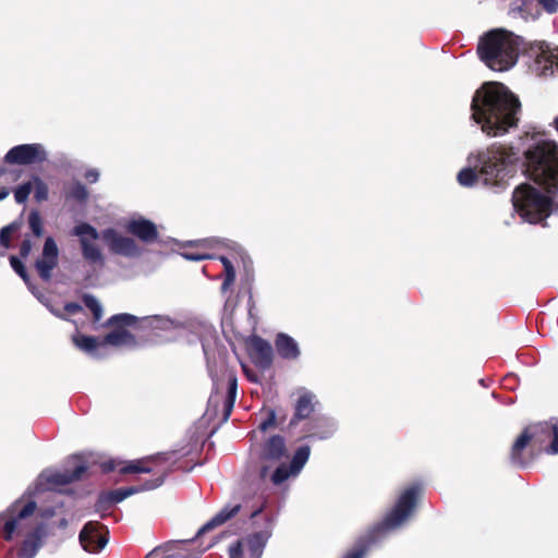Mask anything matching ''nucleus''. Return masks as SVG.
<instances>
[{"mask_svg": "<svg viewBox=\"0 0 558 558\" xmlns=\"http://www.w3.org/2000/svg\"><path fill=\"white\" fill-rule=\"evenodd\" d=\"M530 178L546 190L547 195L522 184L512 196L513 208L524 221L536 223L558 208L551 194L558 189V146L555 142L538 138L525 153Z\"/></svg>", "mask_w": 558, "mask_h": 558, "instance_id": "obj_1", "label": "nucleus"}, {"mask_svg": "<svg viewBox=\"0 0 558 558\" xmlns=\"http://www.w3.org/2000/svg\"><path fill=\"white\" fill-rule=\"evenodd\" d=\"M519 99L500 83H486L472 101V117L490 136L502 135L518 122Z\"/></svg>", "mask_w": 558, "mask_h": 558, "instance_id": "obj_2", "label": "nucleus"}, {"mask_svg": "<svg viewBox=\"0 0 558 558\" xmlns=\"http://www.w3.org/2000/svg\"><path fill=\"white\" fill-rule=\"evenodd\" d=\"M35 513V500L29 498L13 502L5 511L0 513V536L11 542L16 537H24L16 547L17 558H34L35 556V524L31 517Z\"/></svg>", "mask_w": 558, "mask_h": 558, "instance_id": "obj_3", "label": "nucleus"}, {"mask_svg": "<svg viewBox=\"0 0 558 558\" xmlns=\"http://www.w3.org/2000/svg\"><path fill=\"white\" fill-rule=\"evenodd\" d=\"M513 160L514 154L510 147L494 144L477 156L480 174L472 169H463L458 174V181L463 186H471L478 180L486 185H497L508 175Z\"/></svg>", "mask_w": 558, "mask_h": 558, "instance_id": "obj_4", "label": "nucleus"}, {"mask_svg": "<svg viewBox=\"0 0 558 558\" xmlns=\"http://www.w3.org/2000/svg\"><path fill=\"white\" fill-rule=\"evenodd\" d=\"M169 457L166 453L146 457L138 460L129 462L109 461L104 464L106 471L119 470L121 473H154L156 477L142 487H130L124 489H117L109 494L112 502H120L126 497L138 493L141 490L154 489L162 484L163 476L169 471L166 465Z\"/></svg>", "mask_w": 558, "mask_h": 558, "instance_id": "obj_5", "label": "nucleus"}, {"mask_svg": "<svg viewBox=\"0 0 558 558\" xmlns=\"http://www.w3.org/2000/svg\"><path fill=\"white\" fill-rule=\"evenodd\" d=\"M478 53L488 68L494 71H505L517 61L518 44L511 33L496 29L481 40Z\"/></svg>", "mask_w": 558, "mask_h": 558, "instance_id": "obj_6", "label": "nucleus"}, {"mask_svg": "<svg viewBox=\"0 0 558 558\" xmlns=\"http://www.w3.org/2000/svg\"><path fill=\"white\" fill-rule=\"evenodd\" d=\"M553 438L550 446L546 449L547 453H558V426L549 423H539L527 427L515 440L511 450V460L515 464L523 465L525 460L521 452L530 441L542 446L546 440Z\"/></svg>", "mask_w": 558, "mask_h": 558, "instance_id": "obj_7", "label": "nucleus"}, {"mask_svg": "<svg viewBox=\"0 0 558 558\" xmlns=\"http://www.w3.org/2000/svg\"><path fill=\"white\" fill-rule=\"evenodd\" d=\"M64 471L46 470L37 477L38 490H61L63 486L78 480L86 471L87 465L82 456H73Z\"/></svg>", "mask_w": 558, "mask_h": 558, "instance_id": "obj_8", "label": "nucleus"}, {"mask_svg": "<svg viewBox=\"0 0 558 558\" xmlns=\"http://www.w3.org/2000/svg\"><path fill=\"white\" fill-rule=\"evenodd\" d=\"M72 233L80 240L84 259L96 267H102L104 255L97 243L99 238L97 230L83 222L75 226Z\"/></svg>", "mask_w": 558, "mask_h": 558, "instance_id": "obj_9", "label": "nucleus"}, {"mask_svg": "<svg viewBox=\"0 0 558 558\" xmlns=\"http://www.w3.org/2000/svg\"><path fill=\"white\" fill-rule=\"evenodd\" d=\"M418 494L420 487L417 486L405 489L399 497L393 509L385 518L381 527L384 530H390L400 526L411 514Z\"/></svg>", "mask_w": 558, "mask_h": 558, "instance_id": "obj_10", "label": "nucleus"}, {"mask_svg": "<svg viewBox=\"0 0 558 558\" xmlns=\"http://www.w3.org/2000/svg\"><path fill=\"white\" fill-rule=\"evenodd\" d=\"M269 534L258 532L240 539L229 548L230 558H260Z\"/></svg>", "mask_w": 558, "mask_h": 558, "instance_id": "obj_11", "label": "nucleus"}, {"mask_svg": "<svg viewBox=\"0 0 558 558\" xmlns=\"http://www.w3.org/2000/svg\"><path fill=\"white\" fill-rule=\"evenodd\" d=\"M532 52L535 57V70L541 75H553L558 71V47L539 43L532 48Z\"/></svg>", "mask_w": 558, "mask_h": 558, "instance_id": "obj_12", "label": "nucleus"}, {"mask_svg": "<svg viewBox=\"0 0 558 558\" xmlns=\"http://www.w3.org/2000/svg\"><path fill=\"white\" fill-rule=\"evenodd\" d=\"M105 526L98 522H88L80 533V543L86 551L98 553L107 544Z\"/></svg>", "mask_w": 558, "mask_h": 558, "instance_id": "obj_13", "label": "nucleus"}, {"mask_svg": "<svg viewBox=\"0 0 558 558\" xmlns=\"http://www.w3.org/2000/svg\"><path fill=\"white\" fill-rule=\"evenodd\" d=\"M310 457V448L307 446L301 447L296 450L290 466L288 468L286 464H280L277 466L275 472L271 474V482L275 485H280L290 476H295L299 474L301 469L304 466Z\"/></svg>", "mask_w": 558, "mask_h": 558, "instance_id": "obj_14", "label": "nucleus"}, {"mask_svg": "<svg viewBox=\"0 0 558 558\" xmlns=\"http://www.w3.org/2000/svg\"><path fill=\"white\" fill-rule=\"evenodd\" d=\"M102 239L107 242L109 248L117 254L134 256L138 253L137 245L132 239L120 235L112 229L105 230Z\"/></svg>", "mask_w": 558, "mask_h": 558, "instance_id": "obj_15", "label": "nucleus"}, {"mask_svg": "<svg viewBox=\"0 0 558 558\" xmlns=\"http://www.w3.org/2000/svg\"><path fill=\"white\" fill-rule=\"evenodd\" d=\"M286 446L283 438L279 436L271 437L264 446L262 453V476L266 477L270 464L278 462L282 457H286Z\"/></svg>", "mask_w": 558, "mask_h": 558, "instance_id": "obj_16", "label": "nucleus"}, {"mask_svg": "<svg viewBox=\"0 0 558 558\" xmlns=\"http://www.w3.org/2000/svg\"><path fill=\"white\" fill-rule=\"evenodd\" d=\"M58 246L53 239L48 238L43 248L41 259L37 260V270L44 279L50 277V271L56 267L58 262Z\"/></svg>", "mask_w": 558, "mask_h": 558, "instance_id": "obj_17", "label": "nucleus"}, {"mask_svg": "<svg viewBox=\"0 0 558 558\" xmlns=\"http://www.w3.org/2000/svg\"><path fill=\"white\" fill-rule=\"evenodd\" d=\"M8 165H31L35 162V144H23L11 148L4 156Z\"/></svg>", "mask_w": 558, "mask_h": 558, "instance_id": "obj_18", "label": "nucleus"}, {"mask_svg": "<svg viewBox=\"0 0 558 558\" xmlns=\"http://www.w3.org/2000/svg\"><path fill=\"white\" fill-rule=\"evenodd\" d=\"M214 243H216L213 240H201L193 243H190L189 247L185 248L181 255L185 259L190 260H202L207 258H214V255L210 254L208 251L214 247Z\"/></svg>", "mask_w": 558, "mask_h": 558, "instance_id": "obj_19", "label": "nucleus"}, {"mask_svg": "<svg viewBox=\"0 0 558 558\" xmlns=\"http://www.w3.org/2000/svg\"><path fill=\"white\" fill-rule=\"evenodd\" d=\"M126 229L145 242L153 241L157 236L155 225L142 218L131 220Z\"/></svg>", "mask_w": 558, "mask_h": 558, "instance_id": "obj_20", "label": "nucleus"}, {"mask_svg": "<svg viewBox=\"0 0 558 558\" xmlns=\"http://www.w3.org/2000/svg\"><path fill=\"white\" fill-rule=\"evenodd\" d=\"M24 227L25 220L22 214L17 219L0 230V245L4 248L13 247L12 240L19 239L22 235Z\"/></svg>", "mask_w": 558, "mask_h": 558, "instance_id": "obj_21", "label": "nucleus"}, {"mask_svg": "<svg viewBox=\"0 0 558 558\" xmlns=\"http://www.w3.org/2000/svg\"><path fill=\"white\" fill-rule=\"evenodd\" d=\"M271 347L268 342L259 338H254L251 341V354L256 364L266 367L271 362Z\"/></svg>", "mask_w": 558, "mask_h": 558, "instance_id": "obj_22", "label": "nucleus"}, {"mask_svg": "<svg viewBox=\"0 0 558 558\" xmlns=\"http://www.w3.org/2000/svg\"><path fill=\"white\" fill-rule=\"evenodd\" d=\"M276 348L283 359H295L300 354L295 340L284 333L278 335L276 339Z\"/></svg>", "mask_w": 558, "mask_h": 558, "instance_id": "obj_23", "label": "nucleus"}, {"mask_svg": "<svg viewBox=\"0 0 558 558\" xmlns=\"http://www.w3.org/2000/svg\"><path fill=\"white\" fill-rule=\"evenodd\" d=\"M240 510V505L226 506L210 521H208L198 532V535L219 526L234 517Z\"/></svg>", "mask_w": 558, "mask_h": 558, "instance_id": "obj_24", "label": "nucleus"}, {"mask_svg": "<svg viewBox=\"0 0 558 558\" xmlns=\"http://www.w3.org/2000/svg\"><path fill=\"white\" fill-rule=\"evenodd\" d=\"M195 545L194 541H180L171 545L173 548H175L174 554L167 555L166 558H197L205 549L193 551V547Z\"/></svg>", "mask_w": 558, "mask_h": 558, "instance_id": "obj_25", "label": "nucleus"}, {"mask_svg": "<svg viewBox=\"0 0 558 558\" xmlns=\"http://www.w3.org/2000/svg\"><path fill=\"white\" fill-rule=\"evenodd\" d=\"M102 345L109 344L114 347L132 345L134 343L133 337L124 329H118L108 333L104 340Z\"/></svg>", "mask_w": 558, "mask_h": 558, "instance_id": "obj_26", "label": "nucleus"}, {"mask_svg": "<svg viewBox=\"0 0 558 558\" xmlns=\"http://www.w3.org/2000/svg\"><path fill=\"white\" fill-rule=\"evenodd\" d=\"M313 398L314 397L308 392H304L302 396H300L295 407L296 417L305 418L310 416L314 410Z\"/></svg>", "mask_w": 558, "mask_h": 558, "instance_id": "obj_27", "label": "nucleus"}, {"mask_svg": "<svg viewBox=\"0 0 558 558\" xmlns=\"http://www.w3.org/2000/svg\"><path fill=\"white\" fill-rule=\"evenodd\" d=\"M10 264L13 270L24 280V282L27 284L29 291L35 294V284L31 281V278L26 271L25 265L22 263V260L12 255L10 257Z\"/></svg>", "mask_w": 558, "mask_h": 558, "instance_id": "obj_28", "label": "nucleus"}, {"mask_svg": "<svg viewBox=\"0 0 558 558\" xmlns=\"http://www.w3.org/2000/svg\"><path fill=\"white\" fill-rule=\"evenodd\" d=\"M73 341L77 348L86 352H93L96 348L102 345L101 341L96 338L83 335L74 336Z\"/></svg>", "mask_w": 558, "mask_h": 558, "instance_id": "obj_29", "label": "nucleus"}, {"mask_svg": "<svg viewBox=\"0 0 558 558\" xmlns=\"http://www.w3.org/2000/svg\"><path fill=\"white\" fill-rule=\"evenodd\" d=\"M236 378L232 373H228V397L225 401L226 417L229 416L235 400Z\"/></svg>", "mask_w": 558, "mask_h": 558, "instance_id": "obj_30", "label": "nucleus"}, {"mask_svg": "<svg viewBox=\"0 0 558 558\" xmlns=\"http://www.w3.org/2000/svg\"><path fill=\"white\" fill-rule=\"evenodd\" d=\"M220 260L225 267L226 272V279L222 283V290L226 291L234 281L235 279V271L233 266L231 265L230 260L227 257L221 256Z\"/></svg>", "mask_w": 558, "mask_h": 558, "instance_id": "obj_31", "label": "nucleus"}, {"mask_svg": "<svg viewBox=\"0 0 558 558\" xmlns=\"http://www.w3.org/2000/svg\"><path fill=\"white\" fill-rule=\"evenodd\" d=\"M84 304L92 311L94 319L98 322L102 317L100 303L92 295L84 296Z\"/></svg>", "mask_w": 558, "mask_h": 558, "instance_id": "obj_32", "label": "nucleus"}, {"mask_svg": "<svg viewBox=\"0 0 558 558\" xmlns=\"http://www.w3.org/2000/svg\"><path fill=\"white\" fill-rule=\"evenodd\" d=\"M31 193V182L20 186L15 193H14V197H15V201L20 204L24 203L28 195Z\"/></svg>", "mask_w": 558, "mask_h": 558, "instance_id": "obj_33", "label": "nucleus"}, {"mask_svg": "<svg viewBox=\"0 0 558 558\" xmlns=\"http://www.w3.org/2000/svg\"><path fill=\"white\" fill-rule=\"evenodd\" d=\"M135 322V317L130 314H119L110 318V324L131 325Z\"/></svg>", "mask_w": 558, "mask_h": 558, "instance_id": "obj_34", "label": "nucleus"}, {"mask_svg": "<svg viewBox=\"0 0 558 558\" xmlns=\"http://www.w3.org/2000/svg\"><path fill=\"white\" fill-rule=\"evenodd\" d=\"M70 196L78 201H83L87 196V191L82 184L77 183L73 186L72 191L70 192Z\"/></svg>", "mask_w": 558, "mask_h": 558, "instance_id": "obj_35", "label": "nucleus"}, {"mask_svg": "<svg viewBox=\"0 0 558 558\" xmlns=\"http://www.w3.org/2000/svg\"><path fill=\"white\" fill-rule=\"evenodd\" d=\"M538 3L547 13H556L558 11V0H538Z\"/></svg>", "mask_w": 558, "mask_h": 558, "instance_id": "obj_36", "label": "nucleus"}, {"mask_svg": "<svg viewBox=\"0 0 558 558\" xmlns=\"http://www.w3.org/2000/svg\"><path fill=\"white\" fill-rule=\"evenodd\" d=\"M32 250V241L29 235L26 233L24 240L22 241L20 245V256L26 257Z\"/></svg>", "mask_w": 558, "mask_h": 558, "instance_id": "obj_37", "label": "nucleus"}, {"mask_svg": "<svg viewBox=\"0 0 558 558\" xmlns=\"http://www.w3.org/2000/svg\"><path fill=\"white\" fill-rule=\"evenodd\" d=\"M274 425H275V414H274V412H270L268 418L259 424V429L262 432H266L269 427H271Z\"/></svg>", "mask_w": 558, "mask_h": 558, "instance_id": "obj_38", "label": "nucleus"}, {"mask_svg": "<svg viewBox=\"0 0 558 558\" xmlns=\"http://www.w3.org/2000/svg\"><path fill=\"white\" fill-rule=\"evenodd\" d=\"M27 225L28 229L35 234V208H32L27 213Z\"/></svg>", "mask_w": 558, "mask_h": 558, "instance_id": "obj_39", "label": "nucleus"}, {"mask_svg": "<svg viewBox=\"0 0 558 558\" xmlns=\"http://www.w3.org/2000/svg\"><path fill=\"white\" fill-rule=\"evenodd\" d=\"M47 197V187L37 181V201Z\"/></svg>", "mask_w": 558, "mask_h": 558, "instance_id": "obj_40", "label": "nucleus"}, {"mask_svg": "<svg viewBox=\"0 0 558 558\" xmlns=\"http://www.w3.org/2000/svg\"><path fill=\"white\" fill-rule=\"evenodd\" d=\"M98 177H99V173L97 170L93 169V170H89L85 173V179L88 181V182H96L98 180Z\"/></svg>", "mask_w": 558, "mask_h": 558, "instance_id": "obj_41", "label": "nucleus"}, {"mask_svg": "<svg viewBox=\"0 0 558 558\" xmlns=\"http://www.w3.org/2000/svg\"><path fill=\"white\" fill-rule=\"evenodd\" d=\"M153 322L156 323L157 325H161L163 328H169L173 325L171 320L159 317H155Z\"/></svg>", "mask_w": 558, "mask_h": 558, "instance_id": "obj_42", "label": "nucleus"}, {"mask_svg": "<svg viewBox=\"0 0 558 558\" xmlns=\"http://www.w3.org/2000/svg\"><path fill=\"white\" fill-rule=\"evenodd\" d=\"M365 550L360 548L349 553L344 558H363Z\"/></svg>", "mask_w": 558, "mask_h": 558, "instance_id": "obj_43", "label": "nucleus"}, {"mask_svg": "<svg viewBox=\"0 0 558 558\" xmlns=\"http://www.w3.org/2000/svg\"><path fill=\"white\" fill-rule=\"evenodd\" d=\"M36 154H37V162L44 160L46 157L45 151L38 145H37Z\"/></svg>", "mask_w": 558, "mask_h": 558, "instance_id": "obj_44", "label": "nucleus"}, {"mask_svg": "<svg viewBox=\"0 0 558 558\" xmlns=\"http://www.w3.org/2000/svg\"><path fill=\"white\" fill-rule=\"evenodd\" d=\"M8 194H9V192H8V191L2 190V191L0 192V199H3L4 197H7V195H8Z\"/></svg>", "mask_w": 558, "mask_h": 558, "instance_id": "obj_45", "label": "nucleus"}, {"mask_svg": "<svg viewBox=\"0 0 558 558\" xmlns=\"http://www.w3.org/2000/svg\"><path fill=\"white\" fill-rule=\"evenodd\" d=\"M158 550L159 549H155L154 551L149 553V555L147 556V558H150L151 556L158 554Z\"/></svg>", "mask_w": 558, "mask_h": 558, "instance_id": "obj_46", "label": "nucleus"}, {"mask_svg": "<svg viewBox=\"0 0 558 558\" xmlns=\"http://www.w3.org/2000/svg\"><path fill=\"white\" fill-rule=\"evenodd\" d=\"M260 511H262V509H258V510L254 511V512L252 513V517H255V515H256L258 512H260Z\"/></svg>", "mask_w": 558, "mask_h": 558, "instance_id": "obj_47", "label": "nucleus"}, {"mask_svg": "<svg viewBox=\"0 0 558 558\" xmlns=\"http://www.w3.org/2000/svg\"><path fill=\"white\" fill-rule=\"evenodd\" d=\"M37 541L39 539V529L37 527V534H36Z\"/></svg>", "mask_w": 558, "mask_h": 558, "instance_id": "obj_48", "label": "nucleus"}, {"mask_svg": "<svg viewBox=\"0 0 558 558\" xmlns=\"http://www.w3.org/2000/svg\"><path fill=\"white\" fill-rule=\"evenodd\" d=\"M77 307L76 305H68L66 308Z\"/></svg>", "mask_w": 558, "mask_h": 558, "instance_id": "obj_49", "label": "nucleus"}, {"mask_svg": "<svg viewBox=\"0 0 558 558\" xmlns=\"http://www.w3.org/2000/svg\"><path fill=\"white\" fill-rule=\"evenodd\" d=\"M39 233H40L39 227L37 226V231H36L37 236L39 235Z\"/></svg>", "mask_w": 558, "mask_h": 558, "instance_id": "obj_50", "label": "nucleus"}]
</instances>
